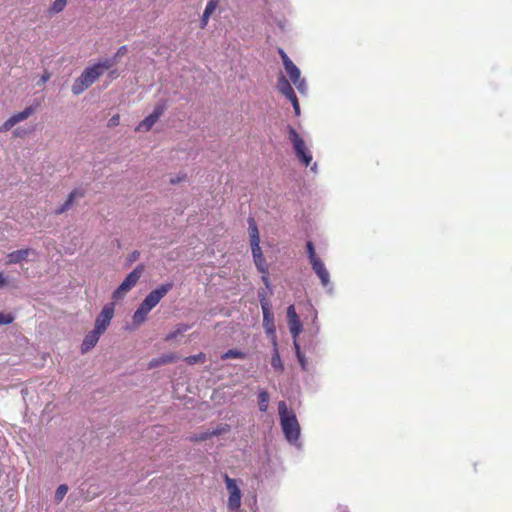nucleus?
<instances>
[{
	"instance_id": "obj_1",
	"label": "nucleus",
	"mask_w": 512,
	"mask_h": 512,
	"mask_svg": "<svg viewBox=\"0 0 512 512\" xmlns=\"http://www.w3.org/2000/svg\"><path fill=\"white\" fill-rule=\"evenodd\" d=\"M115 64L114 59H105L101 62L95 63L84 69L81 75L74 81L72 85V92L74 95H79L88 89L97 79H99L106 70L110 69Z\"/></svg>"
},
{
	"instance_id": "obj_2",
	"label": "nucleus",
	"mask_w": 512,
	"mask_h": 512,
	"mask_svg": "<svg viewBox=\"0 0 512 512\" xmlns=\"http://www.w3.org/2000/svg\"><path fill=\"white\" fill-rule=\"evenodd\" d=\"M278 413L280 416L281 427L286 439L290 443H295L300 436V426L296 415L293 411H289L285 401L278 403Z\"/></svg>"
},
{
	"instance_id": "obj_3",
	"label": "nucleus",
	"mask_w": 512,
	"mask_h": 512,
	"mask_svg": "<svg viewBox=\"0 0 512 512\" xmlns=\"http://www.w3.org/2000/svg\"><path fill=\"white\" fill-rule=\"evenodd\" d=\"M288 139L293 145L296 157L298 160L308 167L312 162V155L307 149L303 138L296 131V129L292 126H288Z\"/></svg>"
},
{
	"instance_id": "obj_4",
	"label": "nucleus",
	"mask_w": 512,
	"mask_h": 512,
	"mask_svg": "<svg viewBox=\"0 0 512 512\" xmlns=\"http://www.w3.org/2000/svg\"><path fill=\"white\" fill-rule=\"evenodd\" d=\"M144 272V265H137L133 271H131L119 287L113 292V299H122L139 281L140 277Z\"/></svg>"
},
{
	"instance_id": "obj_5",
	"label": "nucleus",
	"mask_w": 512,
	"mask_h": 512,
	"mask_svg": "<svg viewBox=\"0 0 512 512\" xmlns=\"http://www.w3.org/2000/svg\"><path fill=\"white\" fill-rule=\"evenodd\" d=\"M261 308L263 313V328L270 338L271 343L276 345V327L274 322V314L272 312L271 303L268 299H262Z\"/></svg>"
},
{
	"instance_id": "obj_6",
	"label": "nucleus",
	"mask_w": 512,
	"mask_h": 512,
	"mask_svg": "<svg viewBox=\"0 0 512 512\" xmlns=\"http://www.w3.org/2000/svg\"><path fill=\"white\" fill-rule=\"evenodd\" d=\"M224 481L229 493L227 507L231 512H239L241 507V491L235 479L230 478L227 474L224 475Z\"/></svg>"
},
{
	"instance_id": "obj_7",
	"label": "nucleus",
	"mask_w": 512,
	"mask_h": 512,
	"mask_svg": "<svg viewBox=\"0 0 512 512\" xmlns=\"http://www.w3.org/2000/svg\"><path fill=\"white\" fill-rule=\"evenodd\" d=\"M173 288V283L161 284L156 289L152 290L142 301V304L148 309L152 310L155 308L162 298Z\"/></svg>"
},
{
	"instance_id": "obj_8",
	"label": "nucleus",
	"mask_w": 512,
	"mask_h": 512,
	"mask_svg": "<svg viewBox=\"0 0 512 512\" xmlns=\"http://www.w3.org/2000/svg\"><path fill=\"white\" fill-rule=\"evenodd\" d=\"M277 90L285 96L293 105L296 116L300 114V105L297 99V96L290 84V82L286 79L284 75H281L277 82Z\"/></svg>"
},
{
	"instance_id": "obj_9",
	"label": "nucleus",
	"mask_w": 512,
	"mask_h": 512,
	"mask_svg": "<svg viewBox=\"0 0 512 512\" xmlns=\"http://www.w3.org/2000/svg\"><path fill=\"white\" fill-rule=\"evenodd\" d=\"M113 315H114V304L113 303L106 304L103 307L100 314L98 315V317L96 318L94 329L103 334L106 331V329L108 328V326L110 325Z\"/></svg>"
},
{
	"instance_id": "obj_10",
	"label": "nucleus",
	"mask_w": 512,
	"mask_h": 512,
	"mask_svg": "<svg viewBox=\"0 0 512 512\" xmlns=\"http://www.w3.org/2000/svg\"><path fill=\"white\" fill-rule=\"evenodd\" d=\"M165 104H157L153 110V112L145 117L139 125L135 128V131H149L154 124L158 121V119L161 117V115L165 111Z\"/></svg>"
},
{
	"instance_id": "obj_11",
	"label": "nucleus",
	"mask_w": 512,
	"mask_h": 512,
	"mask_svg": "<svg viewBox=\"0 0 512 512\" xmlns=\"http://www.w3.org/2000/svg\"><path fill=\"white\" fill-rule=\"evenodd\" d=\"M35 110L36 106H28L23 111L13 114L0 126V132H6L17 123L26 120L35 112Z\"/></svg>"
},
{
	"instance_id": "obj_12",
	"label": "nucleus",
	"mask_w": 512,
	"mask_h": 512,
	"mask_svg": "<svg viewBox=\"0 0 512 512\" xmlns=\"http://www.w3.org/2000/svg\"><path fill=\"white\" fill-rule=\"evenodd\" d=\"M287 317L290 333L292 334L293 338H297L302 331V323L296 313L294 305H290L287 308Z\"/></svg>"
},
{
	"instance_id": "obj_13",
	"label": "nucleus",
	"mask_w": 512,
	"mask_h": 512,
	"mask_svg": "<svg viewBox=\"0 0 512 512\" xmlns=\"http://www.w3.org/2000/svg\"><path fill=\"white\" fill-rule=\"evenodd\" d=\"M284 67L292 83L300 92H304L305 81L304 79H301V73L298 67L292 61L286 64Z\"/></svg>"
},
{
	"instance_id": "obj_14",
	"label": "nucleus",
	"mask_w": 512,
	"mask_h": 512,
	"mask_svg": "<svg viewBox=\"0 0 512 512\" xmlns=\"http://www.w3.org/2000/svg\"><path fill=\"white\" fill-rule=\"evenodd\" d=\"M85 195V191L82 189H74L68 195L66 201L55 210V215H61L68 211L73 205L76 198H82Z\"/></svg>"
},
{
	"instance_id": "obj_15",
	"label": "nucleus",
	"mask_w": 512,
	"mask_h": 512,
	"mask_svg": "<svg viewBox=\"0 0 512 512\" xmlns=\"http://www.w3.org/2000/svg\"><path fill=\"white\" fill-rule=\"evenodd\" d=\"M311 266L316 275L319 277L321 284L324 287H327L330 284V275L323 261L321 259H318L315 262L311 263Z\"/></svg>"
},
{
	"instance_id": "obj_16",
	"label": "nucleus",
	"mask_w": 512,
	"mask_h": 512,
	"mask_svg": "<svg viewBox=\"0 0 512 512\" xmlns=\"http://www.w3.org/2000/svg\"><path fill=\"white\" fill-rule=\"evenodd\" d=\"M31 254H36V252L30 248L13 251V252L9 253L7 256V258H8L7 264H9V265L18 264L23 261H26L28 259L29 255H31Z\"/></svg>"
},
{
	"instance_id": "obj_17",
	"label": "nucleus",
	"mask_w": 512,
	"mask_h": 512,
	"mask_svg": "<svg viewBox=\"0 0 512 512\" xmlns=\"http://www.w3.org/2000/svg\"><path fill=\"white\" fill-rule=\"evenodd\" d=\"M230 430V426L228 424L219 425L216 429L211 432H203L200 435L191 437V441H205L213 436H219L224 434Z\"/></svg>"
},
{
	"instance_id": "obj_18",
	"label": "nucleus",
	"mask_w": 512,
	"mask_h": 512,
	"mask_svg": "<svg viewBox=\"0 0 512 512\" xmlns=\"http://www.w3.org/2000/svg\"><path fill=\"white\" fill-rule=\"evenodd\" d=\"M102 333L96 331L95 329L91 332H89L83 342H82V345H81V351L82 353H86L88 352L90 349H92L96 344L97 342L99 341V338H100V335Z\"/></svg>"
},
{
	"instance_id": "obj_19",
	"label": "nucleus",
	"mask_w": 512,
	"mask_h": 512,
	"mask_svg": "<svg viewBox=\"0 0 512 512\" xmlns=\"http://www.w3.org/2000/svg\"><path fill=\"white\" fill-rule=\"evenodd\" d=\"M150 311H151L150 309H148L146 306H144L141 303L140 306L138 307V309L134 312L133 324L135 326H139V325L143 324L146 321L147 315L149 314Z\"/></svg>"
},
{
	"instance_id": "obj_20",
	"label": "nucleus",
	"mask_w": 512,
	"mask_h": 512,
	"mask_svg": "<svg viewBox=\"0 0 512 512\" xmlns=\"http://www.w3.org/2000/svg\"><path fill=\"white\" fill-rule=\"evenodd\" d=\"M272 346H273V354L271 357V366L273 367L274 370L281 373L284 371V365H283V362L280 357V353H279V349H278V342L276 341V345L272 344Z\"/></svg>"
},
{
	"instance_id": "obj_21",
	"label": "nucleus",
	"mask_w": 512,
	"mask_h": 512,
	"mask_svg": "<svg viewBox=\"0 0 512 512\" xmlns=\"http://www.w3.org/2000/svg\"><path fill=\"white\" fill-rule=\"evenodd\" d=\"M192 327V325H189V324H185V323H180L178 324L175 329L168 333L166 336H165V341L169 342V341H172L174 340L175 338H177L179 335H182L183 333H185L186 331L190 330Z\"/></svg>"
},
{
	"instance_id": "obj_22",
	"label": "nucleus",
	"mask_w": 512,
	"mask_h": 512,
	"mask_svg": "<svg viewBox=\"0 0 512 512\" xmlns=\"http://www.w3.org/2000/svg\"><path fill=\"white\" fill-rule=\"evenodd\" d=\"M249 226V235H250V243L252 242H260L259 230L254 218L250 217L248 219Z\"/></svg>"
},
{
	"instance_id": "obj_23",
	"label": "nucleus",
	"mask_w": 512,
	"mask_h": 512,
	"mask_svg": "<svg viewBox=\"0 0 512 512\" xmlns=\"http://www.w3.org/2000/svg\"><path fill=\"white\" fill-rule=\"evenodd\" d=\"M269 400H270V397H269V394L267 391L261 390L258 393V406H259V409L261 412L267 411Z\"/></svg>"
},
{
	"instance_id": "obj_24",
	"label": "nucleus",
	"mask_w": 512,
	"mask_h": 512,
	"mask_svg": "<svg viewBox=\"0 0 512 512\" xmlns=\"http://www.w3.org/2000/svg\"><path fill=\"white\" fill-rule=\"evenodd\" d=\"M245 357L246 354L244 352L237 349H229L221 356V359H244Z\"/></svg>"
},
{
	"instance_id": "obj_25",
	"label": "nucleus",
	"mask_w": 512,
	"mask_h": 512,
	"mask_svg": "<svg viewBox=\"0 0 512 512\" xmlns=\"http://www.w3.org/2000/svg\"><path fill=\"white\" fill-rule=\"evenodd\" d=\"M205 360H206V356L203 352H200L196 355H191V356L184 358V361L189 365H194L198 362L203 363V362H205Z\"/></svg>"
},
{
	"instance_id": "obj_26",
	"label": "nucleus",
	"mask_w": 512,
	"mask_h": 512,
	"mask_svg": "<svg viewBox=\"0 0 512 512\" xmlns=\"http://www.w3.org/2000/svg\"><path fill=\"white\" fill-rule=\"evenodd\" d=\"M67 5V0H55L49 11L53 14H57V13H60L64 10V8L66 7Z\"/></svg>"
},
{
	"instance_id": "obj_27",
	"label": "nucleus",
	"mask_w": 512,
	"mask_h": 512,
	"mask_svg": "<svg viewBox=\"0 0 512 512\" xmlns=\"http://www.w3.org/2000/svg\"><path fill=\"white\" fill-rule=\"evenodd\" d=\"M221 1L222 0H209L207 5H206V7H205V9H204V13L209 15V17H211L212 14L219 7Z\"/></svg>"
},
{
	"instance_id": "obj_28",
	"label": "nucleus",
	"mask_w": 512,
	"mask_h": 512,
	"mask_svg": "<svg viewBox=\"0 0 512 512\" xmlns=\"http://www.w3.org/2000/svg\"><path fill=\"white\" fill-rule=\"evenodd\" d=\"M254 259V263L257 267V269L259 270V272L261 273H266V270L268 269L267 265H266V260H265V257L264 255H261V256H256V257H253Z\"/></svg>"
},
{
	"instance_id": "obj_29",
	"label": "nucleus",
	"mask_w": 512,
	"mask_h": 512,
	"mask_svg": "<svg viewBox=\"0 0 512 512\" xmlns=\"http://www.w3.org/2000/svg\"><path fill=\"white\" fill-rule=\"evenodd\" d=\"M179 359V356L176 353H168L160 356L161 365L174 363Z\"/></svg>"
},
{
	"instance_id": "obj_30",
	"label": "nucleus",
	"mask_w": 512,
	"mask_h": 512,
	"mask_svg": "<svg viewBox=\"0 0 512 512\" xmlns=\"http://www.w3.org/2000/svg\"><path fill=\"white\" fill-rule=\"evenodd\" d=\"M306 248H307V254H308V258H309L310 264L315 262L316 260L320 259L316 255L314 245H313V243L311 241L307 242Z\"/></svg>"
},
{
	"instance_id": "obj_31",
	"label": "nucleus",
	"mask_w": 512,
	"mask_h": 512,
	"mask_svg": "<svg viewBox=\"0 0 512 512\" xmlns=\"http://www.w3.org/2000/svg\"><path fill=\"white\" fill-rule=\"evenodd\" d=\"M67 492H68V486L66 484H61L60 486H58V488L55 492L56 502L62 501L63 498L65 497V495L67 494Z\"/></svg>"
},
{
	"instance_id": "obj_32",
	"label": "nucleus",
	"mask_w": 512,
	"mask_h": 512,
	"mask_svg": "<svg viewBox=\"0 0 512 512\" xmlns=\"http://www.w3.org/2000/svg\"><path fill=\"white\" fill-rule=\"evenodd\" d=\"M14 320V316L10 313H0V325H7L12 323Z\"/></svg>"
},
{
	"instance_id": "obj_33",
	"label": "nucleus",
	"mask_w": 512,
	"mask_h": 512,
	"mask_svg": "<svg viewBox=\"0 0 512 512\" xmlns=\"http://www.w3.org/2000/svg\"><path fill=\"white\" fill-rule=\"evenodd\" d=\"M250 244H251V250H252L253 257H256L258 255L259 256L263 255L261 247H260V242H252Z\"/></svg>"
},
{
	"instance_id": "obj_34",
	"label": "nucleus",
	"mask_w": 512,
	"mask_h": 512,
	"mask_svg": "<svg viewBox=\"0 0 512 512\" xmlns=\"http://www.w3.org/2000/svg\"><path fill=\"white\" fill-rule=\"evenodd\" d=\"M120 124V116L119 114L113 115L108 121V127H116Z\"/></svg>"
},
{
	"instance_id": "obj_35",
	"label": "nucleus",
	"mask_w": 512,
	"mask_h": 512,
	"mask_svg": "<svg viewBox=\"0 0 512 512\" xmlns=\"http://www.w3.org/2000/svg\"><path fill=\"white\" fill-rule=\"evenodd\" d=\"M186 178H187V176H186L185 173H180L176 177L170 178V183L173 184V185L174 184H178V183H180L182 181H185Z\"/></svg>"
},
{
	"instance_id": "obj_36",
	"label": "nucleus",
	"mask_w": 512,
	"mask_h": 512,
	"mask_svg": "<svg viewBox=\"0 0 512 512\" xmlns=\"http://www.w3.org/2000/svg\"><path fill=\"white\" fill-rule=\"evenodd\" d=\"M209 19H210L209 15H207L203 12V14L200 18V28L201 29L206 28V26L208 25Z\"/></svg>"
},
{
	"instance_id": "obj_37",
	"label": "nucleus",
	"mask_w": 512,
	"mask_h": 512,
	"mask_svg": "<svg viewBox=\"0 0 512 512\" xmlns=\"http://www.w3.org/2000/svg\"><path fill=\"white\" fill-rule=\"evenodd\" d=\"M279 55L283 61V65L285 66L286 64L290 63L292 60L288 57V55L285 53V51L283 49H279Z\"/></svg>"
},
{
	"instance_id": "obj_38",
	"label": "nucleus",
	"mask_w": 512,
	"mask_h": 512,
	"mask_svg": "<svg viewBox=\"0 0 512 512\" xmlns=\"http://www.w3.org/2000/svg\"><path fill=\"white\" fill-rule=\"evenodd\" d=\"M139 256H140V253L137 250H135L132 253H130L129 256H128L129 264H131V263L135 262L136 260H138Z\"/></svg>"
},
{
	"instance_id": "obj_39",
	"label": "nucleus",
	"mask_w": 512,
	"mask_h": 512,
	"mask_svg": "<svg viewBox=\"0 0 512 512\" xmlns=\"http://www.w3.org/2000/svg\"><path fill=\"white\" fill-rule=\"evenodd\" d=\"M262 281L265 284L267 288L270 287V279H269V272L268 269L266 270V273H262Z\"/></svg>"
},
{
	"instance_id": "obj_40",
	"label": "nucleus",
	"mask_w": 512,
	"mask_h": 512,
	"mask_svg": "<svg viewBox=\"0 0 512 512\" xmlns=\"http://www.w3.org/2000/svg\"><path fill=\"white\" fill-rule=\"evenodd\" d=\"M297 358H298V361L300 363V365L302 366L303 369H305V366H306V360H305V357L304 355L302 354L301 351H298V353L296 354Z\"/></svg>"
},
{
	"instance_id": "obj_41",
	"label": "nucleus",
	"mask_w": 512,
	"mask_h": 512,
	"mask_svg": "<svg viewBox=\"0 0 512 512\" xmlns=\"http://www.w3.org/2000/svg\"><path fill=\"white\" fill-rule=\"evenodd\" d=\"M127 53V47L126 46H121L116 54H115V58H119V57H122L124 56L125 54Z\"/></svg>"
},
{
	"instance_id": "obj_42",
	"label": "nucleus",
	"mask_w": 512,
	"mask_h": 512,
	"mask_svg": "<svg viewBox=\"0 0 512 512\" xmlns=\"http://www.w3.org/2000/svg\"><path fill=\"white\" fill-rule=\"evenodd\" d=\"M50 77V73L48 71H45L44 74L41 76L38 84H45L50 79Z\"/></svg>"
},
{
	"instance_id": "obj_43",
	"label": "nucleus",
	"mask_w": 512,
	"mask_h": 512,
	"mask_svg": "<svg viewBox=\"0 0 512 512\" xmlns=\"http://www.w3.org/2000/svg\"><path fill=\"white\" fill-rule=\"evenodd\" d=\"M158 366H161V363H160V357H158V358H153V359L149 362V368H154V367H158Z\"/></svg>"
},
{
	"instance_id": "obj_44",
	"label": "nucleus",
	"mask_w": 512,
	"mask_h": 512,
	"mask_svg": "<svg viewBox=\"0 0 512 512\" xmlns=\"http://www.w3.org/2000/svg\"><path fill=\"white\" fill-rule=\"evenodd\" d=\"M7 284H8L7 279L5 278L4 274L2 272H0V288L7 286Z\"/></svg>"
},
{
	"instance_id": "obj_45",
	"label": "nucleus",
	"mask_w": 512,
	"mask_h": 512,
	"mask_svg": "<svg viewBox=\"0 0 512 512\" xmlns=\"http://www.w3.org/2000/svg\"><path fill=\"white\" fill-rule=\"evenodd\" d=\"M258 298H259L260 302L262 301V299H267L266 295H265V292L264 291H259L258 292Z\"/></svg>"
},
{
	"instance_id": "obj_46",
	"label": "nucleus",
	"mask_w": 512,
	"mask_h": 512,
	"mask_svg": "<svg viewBox=\"0 0 512 512\" xmlns=\"http://www.w3.org/2000/svg\"><path fill=\"white\" fill-rule=\"evenodd\" d=\"M294 347H295V351H296V354H297V353H298V351H300V346H299V344L297 343L296 338H294Z\"/></svg>"
},
{
	"instance_id": "obj_47",
	"label": "nucleus",
	"mask_w": 512,
	"mask_h": 512,
	"mask_svg": "<svg viewBox=\"0 0 512 512\" xmlns=\"http://www.w3.org/2000/svg\"><path fill=\"white\" fill-rule=\"evenodd\" d=\"M315 168H316V163H314V165L311 167V170H313V171H314V170H315Z\"/></svg>"
}]
</instances>
